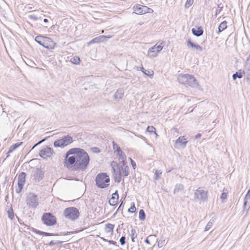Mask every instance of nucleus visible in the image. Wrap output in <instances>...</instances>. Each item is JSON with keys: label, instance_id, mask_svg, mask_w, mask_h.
<instances>
[{"label": "nucleus", "instance_id": "obj_63", "mask_svg": "<svg viewBox=\"0 0 250 250\" xmlns=\"http://www.w3.org/2000/svg\"><path fill=\"white\" fill-rule=\"evenodd\" d=\"M172 169H167V173L169 172L170 171H171V170Z\"/></svg>", "mask_w": 250, "mask_h": 250}, {"label": "nucleus", "instance_id": "obj_7", "mask_svg": "<svg viewBox=\"0 0 250 250\" xmlns=\"http://www.w3.org/2000/svg\"><path fill=\"white\" fill-rule=\"evenodd\" d=\"M110 166L113 169L114 180L117 183H120L122 180V172L118 164L115 161H112Z\"/></svg>", "mask_w": 250, "mask_h": 250}, {"label": "nucleus", "instance_id": "obj_34", "mask_svg": "<svg viewBox=\"0 0 250 250\" xmlns=\"http://www.w3.org/2000/svg\"><path fill=\"white\" fill-rule=\"evenodd\" d=\"M131 241L132 242H135V239L137 237V235L136 234V230L134 229H131V233H130Z\"/></svg>", "mask_w": 250, "mask_h": 250}, {"label": "nucleus", "instance_id": "obj_16", "mask_svg": "<svg viewBox=\"0 0 250 250\" xmlns=\"http://www.w3.org/2000/svg\"><path fill=\"white\" fill-rule=\"evenodd\" d=\"M187 45L188 47H191L194 48L197 50L198 52H201L203 51V48L200 45L198 44H195L192 42L190 40H188L187 41Z\"/></svg>", "mask_w": 250, "mask_h": 250}, {"label": "nucleus", "instance_id": "obj_42", "mask_svg": "<svg viewBox=\"0 0 250 250\" xmlns=\"http://www.w3.org/2000/svg\"><path fill=\"white\" fill-rule=\"evenodd\" d=\"M193 3V0H187L185 4V7L186 8H189L191 6Z\"/></svg>", "mask_w": 250, "mask_h": 250}, {"label": "nucleus", "instance_id": "obj_39", "mask_svg": "<svg viewBox=\"0 0 250 250\" xmlns=\"http://www.w3.org/2000/svg\"><path fill=\"white\" fill-rule=\"evenodd\" d=\"M155 237V235H149L145 240V242L147 244L150 245V240H152V239L154 238Z\"/></svg>", "mask_w": 250, "mask_h": 250}, {"label": "nucleus", "instance_id": "obj_51", "mask_svg": "<svg viewBox=\"0 0 250 250\" xmlns=\"http://www.w3.org/2000/svg\"><path fill=\"white\" fill-rule=\"evenodd\" d=\"M129 159L130 161L131 164L132 166L133 169H135L136 167L135 162L131 158H129Z\"/></svg>", "mask_w": 250, "mask_h": 250}, {"label": "nucleus", "instance_id": "obj_26", "mask_svg": "<svg viewBox=\"0 0 250 250\" xmlns=\"http://www.w3.org/2000/svg\"><path fill=\"white\" fill-rule=\"evenodd\" d=\"M22 142H19L16 143L13 145H12L9 149L8 151L7 152V154L9 155L10 153L12 152L15 149L20 146L22 144Z\"/></svg>", "mask_w": 250, "mask_h": 250}, {"label": "nucleus", "instance_id": "obj_49", "mask_svg": "<svg viewBox=\"0 0 250 250\" xmlns=\"http://www.w3.org/2000/svg\"><path fill=\"white\" fill-rule=\"evenodd\" d=\"M28 18L29 19L33 20L34 21H36L38 20V17L34 15H30L28 16Z\"/></svg>", "mask_w": 250, "mask_h": 250}, {"label": "nucleus", "instance_id": "obj_13", "mask_svg": "<svg viewBox=\"0 0 250 250\" xmlns=\"http://www.w3.org/2000/svg\"><path fill=\"white\" fill-rule=\"evenodd\" d=\"M32 176L36 182H39L44 177V172L39 168L36 169L32 173Z\"/></svg>", "mask_w": 250, "mask_h": 250}, {"label": "nucleus", "instance_id": "obj_43", "mask_svg": "<svg viewBox=\"0 0 250 250\" xmlns=\"http://www.w3.org/2000/svg\"><path fill=\"white\" fill-rule=\"evenodd\" d=\"M158 246L159 248L162 247L165 243V239H160V240L158 241Z\"/></svg>", "mask_w": 250, "mask_h": 250}, {"label": "nucleus", "instance_id": "obj_41", "mask_svg": "<svg viewBox=\"0 0 250 250\" xmlns=\"http://www.w3.org/2000/svg\"><path fill=\"white\" fill-rule=\"evenodd\" d=\"M7 214L8 215V217L10 218L11 219H13L14 217V214L13 213V211L12 208H11V209L7 211Z\"/></svg>", "mask_w": 250, "mask_h": 250}, {"label": "nucleus", "instance_id": "obj_58", "mask_svg": "<svg viewBox=\"0 0 250 250\" xmlns=\"http://www.w3.org/2000/svg\"><path fill=\"white\" fill-rule=\"evenodd\" d=\"M55 244H56V243H55V242H54V241H51L50 242V243H49V245L50 246H53Z\"/></svg>", "mask_w": 250, "mask_h": 250}, {"label": "nucleus", "instance_id": "obj_12", "mask_svg": "<svg viewBox=\"0 0 250 250\" xmlns=\"http://www.w3.org/2000/svg\"><path fill=\"white\" fill-rule=\"evenodd\" d=\"M26 175V174L25 172H21L18 176V187L16 189V191L17 193H20L23 188L25 183Z\"/></svg>", "mask_w": 250, "mask_h": 250}, {"label": "nucleus", "instance_id": "obj_62", "mask_svg": "<svg viewBox=\"0 0 250 250\" xmlns=\"http://www.w3.org/2000/svg\"><path fill=\"white\" fill-rule=\"evenodd\" d=\"M43 21H44V22H47L48 21V19H44L43 20Z\"/></svg>", "mask_w": 250, "mask_h": 250}, {"label": "nucleus", "instance_id": "obj_37", "mask_svg": "<svg viewBox=\"0 0 250 250\" xmlns=\"http://www.w3.org/2000/svg\"><path fill=\"white\" fill-rule=\"evenodd\" d=\"M117 155L119 156V159L120 160H126L125 154L122 151L117 153Z\"/></svg>", "mask_w": 250, "mask_h": 250}, {"label": "nucleus", "instance_id": "obj_20", "mask_svg": "<svg viewBox=\"0 0 250 250\" xmlns=\"http://www.w3.org/2000/svg\"><path fill=\"white\" fill-rule=\"evenodd\" d=\"M191 31L192 34L196 37L202 36L204 33L203 30L201 27H199L197 29L192 28Z\"/></svg>", "mask_w": 250, "mask_h": 250}, {"label": "nucleus", "instance_id": "obj_5", "mask_svg": "<svg viewBox=\"0 0 250 250\" xmlns=\"http://www.w3.org/2000/svg\"><path fill=\"white\" fill-rule=\"evenodd\" d=\"M64 216L70 220L74 221L80 216L79 210L75 207H69L63 211Z\"/></svg>", "mask_w": 250, "mask_h": 250}, {"label": "nucleus", "instance_id": "obj_48", "mask_svg": "<svg viewBox=\"0 0 250 250\" xmlns=\"http://www.w3.org/2000/svg\"><path fill=\"white\" fill-rule=\"evenodd\" d=\"M154 48H155L156 50H157V52H160L163 49V46L161 45H155L153 46Z\"/></svg>", "mask_w": 250, "mask_h": 250}, {"label": "nucleus", "instance_id": "obj_15", "mask_svg": "<svg viewBox=\"0 0 250 250\" xmlns=\"http://www.w3.org/2000/svg\"><path fill=\"white\" fill-rule=\"evenodd\" d=\"M25 228H27L28 229H31V231L36 233L37 234H39L40 235H43L44 236H55V235H58V234H56L54 233H49V232H46L40 231L39 230H38L37 229H35L33 228H30L28 225H25Z\"/></svg>", "mask_w": 250, "mask_h": 250}, {"label": "nucleus", "instance_id": "obj_6", "mask_svg": "<svg viewBox=\"0 0 250 250\" xmlns=\"http://www.w3.org/2000/svg\"><path fill=\"white\" fill-rule=\"evenodd\" d=\"M73 141V138L69 135L64 136L61 139L56 140L54 142V146L57 147H64Z\"/></svg>", "mask_w": 250, "mask_h": 250}, {"label": "nucleus", "instance_id": "obj_3", "mask_svg": "<svg viewBox=\"0 0 250 250\" xmlns=\"http://www.w3.org/2000/svg\"><path fill=\"white\" fill-rule=\"evenodd\" d=\"M35 40L40 45L48 49H54L56 45V43L49 37L39 35L36 37Z\"/></svg>", "mask_w": 250, "mask_h": 250}, {"label": "nucleus", "instance_id": "obj_46", "mask_svg": "<svg viewBox=\"0 0 250 250\" xmlns=\"http://www.w3.org/2000/svg\"><path fill=\"white\" fill-rule=\"evenodd\" d=\"M18 221H19V223H20V224L22 225H23V226H24V228H23V229H24V231L25 232H27V231H28V230H29V231L31 230V229H27V228H25V225H26V224H25L24 223V222H23L21 220H20V219H18Z\"/></svg>", "mask_w": 250, "mask_h": 250}, {"label": "nucleus", "instance_id": "obj_57", "mask_svg": "<svg viewBox=\"0 0 250 250\" xmlns=\"http://www.w3.org/2000/svg\"><path fill=\"white\" fill-rule=\"evenodd\" d=\"M201 134L200 133H198L195 135V139H197L200 138L201 137Z\"/></svg>", "mask_w": 250, "mask_h": 250}, {"label": "nucleus", "instance_id": "obj_33", "mask_svg": "<svg viewBox=\"0 0 250 250\" xmlns=\"http://www.w3.org/2000/svg\"><path fill=\"white\" fill-rule=\"evenodd\" d=\"M112 145H113V148L115 152H117V153L118 152H120L121 151H122L120 147L119 146H118V145L117 144H116L115 143V142L113 141Z\"/></svg>", "mask_w": 250, "mask_h": 250}, {"label": "nucleus", "instance_id": "obj_18", "mask_svg": "<svg viewBox=\"0 0 250 250\" xmlns=\"http://www.w3.org/2000/svg\"><path fill=\"white\" fill-rule=\"evenodd\" d=\"M110 38H111V36L101 35L94 38L89 43H94L103 42L104 41L105 39H109Z\"/></svg>", "mask_w": 250, "mask_h": 250}, {"label": "nucleus", "instance_id": "obj_35", "mask_svg": "<svg viewBox=\"0 0 250 250\" xmlns=\"http://www.w3.org/2000/svg\"><path fill=\"white\" fill-rule=\"evenodd\" d=\"M122 174L124 176H127L129 174V168L127 166H125L124 168H123Z\"/></svg>", "mask_w": 250, "mask_h": 250}, {"label": "nucleus", "instance_id": "obj_61", "mask_svg": "<svg viewBox=\"0 0 250 250\" xmlns=\"http://www.w3.org/2000/svg\"><path fill=\"white\" fill-rule=\"evenodd\" d=\"M30 4H28L26 6V7L28 9H32V7L30 6Z\"/></svg>", "mask_w": 250, "mask_h": 250}, {"label": "nucleus", "instance_id": "obj_40", "mask_svg": "<svg viewBox=\"0 0 250 250\" xmlns=\"http://www.w3.org/2000/svg\"><path fill=\"white\" fill-rule=\"evenodd\" d=\"M161 170H156L155 172L154 179L157 180L159 179V176L162 174Z\"/></svg>", "mask_w": 250, "mask_h": 250}, {"label": "nucleus", "instance_id": "obj_32", "mask_svg": "<svg viewBox=\"0 0 250 250\" xmlns=\"http://www.w3.org/2000/svg\"><path fill=\"white\" fill-rule=\"evenodd\" d=\"M139 218L141 221H144L146 218V214L143 209H140L139 212Z\"/></svg>", "mask_w": 250, "mask_h": 250}, {"label": "nucleus", "instance_id": "obj_31", "mask_svg": "<svg viewBox=\"0 0 250 250\" xmlns=\"http://www.w3.org/2000/svg\"><path fill=\"white\" fill-rule=\"evenodd\" d=\"M70 62L75 64H78L80 63V59L78 56H74L70 59Z\"/></svg>", "mask_w": 250, "mask_h": 250}, {"label": "nucleus", "instance_id": "obj_28", "mask_svg": "<svg viewBox=\"0 0 250 250\" xmlns=\"http://www.w3.org/2000/svg\"><path fill=\"white\" fill-rule=\"evenodd\" d=\"M184 189V186L182 184H177L175 185L174 189L173 191L174 194L180 191L183 190Z\"/></svg>", "mask_w": 250, "mask_h": 250}, {"label": "nucleus", "instance_id": "obj_60", "mask_svg": "<svg viewBox=\"0 0 250 250\" xmlns=\"http://www.w3.org/2000/svg\"><path fill=\"white\" fill-rule=\"evenodd\" d=\"M62 243H63L62 241H59L55 242L56 244H61Z\"/></svg>", "mask_w": 250, "mask_h": 250}, {"label": "nucleus", "instance_id": "obj_23", "mask_svg": "<svg viewBox=\"0 0 250 250\" xmlns=\"http://www.w3.org/2000/svg\"><path fill=\"white\" fill-rule=\"evenodd\" d=\"M124 95V91L122 89H119L114 94V99L120 100L123 98Z\"/></svg>", "mask_w": 250, "mask_h": 250}, {"label": "nucleus", "instance_id": "obj_44", "mask_svg": "<svg viewBox=\"0 0 250 250\" xmlns=\"http://www.w3.org/2000/svg\"><path fill=\"white\" fill-rule=\"evenodd\" d=\"M227 198V193L223 192L221 195L220 198L222 200V202H224L225 200H226Z\"/></svg>", "mask_w": 250, "mask_h": 250}, {"label": "nucleus", "instance_id": "obj_56", "mask_svg": "<svg viewBox=\"0 0 250 250\" xmlns=\"http://www.w3.org/2000/svg\"><path fill=\"white\" fill-rule=\"evenodd\" d=\"M121 163L122 164V166L123 167H125L126 166V162H125V160H121Z\"/></svg>", "mask_w": 250, "mask_h": 250}, {"label": "nucleus", "instance_id": "obj_38", "mask_svg": "<svg viewBox=\"0 0 250 250\" xmlns=\"http://www.w3.org/2000/svg\"><path fill=\"white\" fill-rule=\"evenodd\" d=\"M146 131L151 133H155L157 135V134L155 132V128L153 126H148L146 128Z\"/></svg>", "mask_w": 250, "mask_h": 250}, {"label": "nucleus", "instance_id": "obj_10", "mask_svg": "<svg viewBox=\"0 0 250 250\" xmlns=\"http://www.w3.org/2000/svg\"><path fill=\"white\" fill-rule=\"evenodd\" d=\"M42 221L44 224L51 226L56 223V217L50 213H45L43 214Z\"/></svg>", "mask_w": 250, "mask_h": 250}, {"label": "nucleus", "instance_id": "obj_53", "mask_svg": "<svg viewBox=\"0 0 250 250\" xmlns=\"http://www.w3.org/2000/svg\"><path fill=\"white\" fill-rule=\"evenodd\" d=\"M218 7L219 8L216 10V16H217V15L221 12L223 7H220V5H219Z\"/></svg>", "mask_w": 250, "mask_h": 250}, {"label": "nucleus", "instance_id": "obj_17", "mask_svg": "<svg viewBox=\"0 0 250 250\" xmlns=\"http://www.w3.org/2000/svg\"><path fill=\"white\" fill-rule=\"evenodd\" d=\"M118 199L119 195L118 191L116 190L115 193L112 194L111 198L109 200V204L112 206H115L118 203Z\"/></svg>", "mask_w": 250, "mask_h": 250}, {"label": "nucleus", "instance_id": "obj_50", "mask_svg": "<svg viewBox=\"0 0 250 250\" xmlns=\"http://www.w3.org/2000/svg\"><path fill=\"white\" fill-rule=\"evenodd\" d=\"M120 242L121 245H124L125 243V236H122L120 239Z\"/></svg>", "mask_w": 250, "mask_h": 250}, {"label": "nucleus", "instance_id": "obj_47", "mask_svg": "<svg viewBox=\"0 0 250 250\" xmlns=\"http://www.w3.org/2000/svg\"><path fill=\"white\" fill-rule=\"evenodd\" d=\"M135 210H136V208L135 207L134 204H133L132 206H131L130 207V208H128V212H131V213H133L135 211Z\"/></svg>", "mask_w": 250, "mask_h": 250}, {"label": "nucleus", "instance_id": "obj_19", "mask_svg": "<svg viewBox=\"0 0 250 250\" xmlns=\"http://www.w3.org/2000/svg\"><path fill=\"white\" fill-rule=\"evenodd\" d=\"M188 142V141H187V139L185 138L184 136H180L176 140L175 144L176 145H179L182 147H185Z\"/></svg>", "mask_w": 250, "mask_h": 250}, {"label": "nucleus", "instance_id": "obj_4", "mask_svg": "<svg viewBox=\"0 0 250 250\" xmlns=\"http://www.w3.org/2000/svg\"><path fill=\"white\" fill-rule=\"evenodd\" d=\"M109 182V177L106 173H101L96 176V185L99 188H104L107 187Z\"/></svg>", "mask_w": 250, "mask_h": 250}, {"label": "nucleus", "instance_id": "obj_30", "mask_svg": "<svg viewBox=\"0 0 250 250\" xmlns=\"http://www.w3.org/2000/svg\"><path fill=\"white\" fill-rule=\"evenodd\" d=\"M243 74H244L243 72H242L241 70L236 72L235 73L233 74L232 75V78L233 80H235L237 78L239 79L242 78L243 77Z\"/></svg>", "mask_w": 250, "mask_h": 250}, {"label": "nucleus", "instance_id": "obj_29", "mask_svg": "<svg viewBox=\"0 0 250 250\" xmlns=\"http://www.w3.org/2000/svg\"><path fill=\"white\" fill-rule=\"evenodd\" d=\"M114 225L111 224H107L105 227V231L106 233H112L113 231Z\"/></svg>", "mask_w": 250, "mask_h": 250}, {"label": "nucleus", "instance_id": "obj_27", "mask_svg": "<svg viewBox=\"0 0 250 250\" xmlns=\"http://www.w3.org/2000/svg\"><path fill=\"white\" fill-rule=\"evenodd\" d=\"M141 70L142 71V72L145 74L146 75L152 78L154 72L151 70H146L143 67H141Z\"/></svg>", "mask_w": 250, "mask_h": 250}, {"label": "nucleus", "instance_id": "obj_2", "mask_svg": "<svg viewBox=\"0 0 250 250\" xmlns=\"http://www.w3.org/2000/svg\"><path fill=\"white\" fill-rule=\"evenodd\" d=\"M177 79L180 83L188 84L191 87L195 88L198 86L197 80L192 75L181 74L178 75Z\"/></svg>", "mask_w": 250, "mask_h": 250}, {"label": "nucleus", "instance_id": "obj_21", "mask_svg": "<svg viewBox=\"0 0 250 250\" xmlns=\"http://www.w3.org/2000/svg\"><path fill=\"white\" fill-rule=\"evenodd\" d=\"M248 205L250 207V189H249L246 194L245 198L243 205V208H245L247 205Z\"/></svg>", "mask_w": 250, "mask_h": 250}, {"label": "nucleus", "instance_id": "obj_8", "mask_svg": "<svg viewBox=\"0 0 250 250\" xmlns=\"http://www.w3.org/2000/svg\"><path fill=\"white\" fill-rule=\"evenodd\" d=\"M208 190H205L200 187L198 188L194 192V199L198 201H207L208 199Z\"/></svg>", "mask_w": 250, "mask_h": 250}, {"label": "nucleus", "instance_id": "obj_36", "mask_svg": "<svg viewBox=\"0 0 250 250\" xmlns=\"http://www.w3.org/2000/svg\"><path fill=\"white\" fill-rule=\"evenodd\" d=\"M213 220H210L207 224L205 228V231H208L212 227L213 224Z\"/></svg>", "mask_w": 250, "mask_h": 250}, {"label": "nucleus", "instance_id": "obj_52", "mask_svg": "<svg viewBox=\"0 0 250 250\" xmlns=\"http://www.w3.org/2000/svg\"><path fill=\"white\" fill-rule=\"evenodd\" d=\"M103 240L104 241H107L109 244H113V245H116V242L114 241H113V240H109V241H107V240L103 238Z\"/></svg>", "mask_w": 250, "mask_h": 250}, {"label": "nucleus", "instance_id": "obj_9", "mask_svg": "<svg viewBox=\"0 0 250 250\" xmlns=\"http://www.w3.org/2000/svg\"><path fill=\"white\" fill-rule=\"evenodd\" d=\"M26 203L30 208H35L39 205L37 195L34 193H30L26 198Z\"/></svg>", "mask_w": 250, "mask_h": 250}, {"label": "nucleus", "instance_id": "obj_25", "mask_svg": "<svg viewBox=\"0 0 250 250\" xmlns=\"http://www.w3.org/2000/svg\"><path fill=\"white\" fill-rule=\"evenodd\" d=\"M227 21H224L222 22L218 26V31L217 32V34L219 35L222 31L224 30L227 28Z\"/></svg>", "mask_w": 250, "mask_h": 250}, {"label": "nucleus", "instance_id": "obj_54", "mask_svg": "<svg viewBox=\"0 0 250 250\" xmlns=\"http://www.w3.org/2000/svg\"><path fill=\"white\" fill-rule=\"evenodd\" d=\"M45 140V139H42L41 141H40L38 143H37L36 144H35L32 147V149H33L34 147H35L37 146H38V145L41 144Z\"/></svg>", "mask_w": 250, "mask_h": 250}, {"label": "nucleus", "instance_id": "obj_22", "mask_svg": "<svg viewBox=\"0 0 250 250\" xmlns=\"http://www.w3.org/2000/svg\"><path fill=\"white\" fill-rule=\"evenodd\" d=\"M243 73L246 77L247 83L250 84V68L245 67Z\"/></svg>", "mask_w": 250, "mask_h": 250}, {"label": "nucleus", "instance_id": "obj_14", "mask_svg": "<svg viewBox=\"0 0 250 250\" xmlns=\"http://www.w3.org/2000/svg\"><path fill=\"white\" fill-rule=\"evenodd\" d=\"M52 152L53 151L52 149L48 146H46L40 150L39 155L43 159H46L47 157H49L52 155Z\"/></svg>", "mask_w": 250, "mask_h": 250}, {"label": "nucleus", "instance_id": "obj_59", "mask_svg": "<svg viewBox=\"0 0 250 250\" xmlns=\"http://www.w3.org/2000/svg\"><path fill=\"white\" fill-rule=\"evenodd\" d=\"M32 103L36 104H37V105H38L39 106H43L42 105L40 104H38V103H37L36 102H32Z\"/></svg>", "mask_w": 250, "mask_h": 250}, {"label": "nucleus", "instance_id": "obj_45", "mask_svg": "<svg viewBox=\"0 0 250 250\" xmlns=\"http://www.w3.org/2000/svg\"><path fill=\"white\" fill-rule=\"evenodd\" d=\"M245 67L250 68V54L249 55L248 58L247 59Z\"/></svg>", "mask_w": 250, "mask_h": 250}, {"label": "nucleus", "instance_id": "obj_11", "mask_svg": "<svg viewBox=\"0 0 250 250\" xmlns=\"http://www.w3.org/2000/svg\"><path fill=\"white\" fill-rule=\"evenodd\" d=\"M133 13L136 14L142 15L146 13H149L150 10H152L146 6L137 4L133 7Z\"/></svg>", "mask_w": 250, "mask_h": 250}, {"label": "nucleus", "instance_id": "obj_55", "mask_svg": "<svg viewBox=\"0 0 250 250\" xmlns=\"http://www.w3.org/2000/svg\"><path fill=\"white\" fill-rule=\"evenodd\" d=\"M92 149L94 150V152L96 153H99L100 152L99 148H98V147H95L93 148Z\"/></svg>", "mask_w": 250, "mask_h": 250}, {"label": "nucleus", "instance_id": "obj_1", "mask_svg": "<svg viewBox=\"0 0 250 250\" xmlns=\"http://www.w3.org/2000/svg\"><path fill=\"white\" fill-rule=\"evenodd\" d=\"M89 163V157L87 152L80 148H73L66 153L65 165L68 168L74 165L76 170H85Z\"/></svg>", "mask_w": 250, "mask_h": 250}, {"label": "nucleus", "instance_id": "obj_24", "mask_svg": "<svg viewBox=\"0 0 250 250\" xmlns=\"http://www.w3.org/2000/svg\"><path fill=\"white\" fill-rule=\"evenodd\" d=\"M158 53L154 46L150 48L148 50V55L151 57H156Z\"/></svg>", "mask_w": 250, "mask_h": 250}]
</instances>
